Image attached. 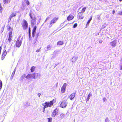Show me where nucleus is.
I'll return each instance as SVG.
<instances>
[{
  "label": "nucleus",
  "instance_id": "nucleus-33",
  "mask_svg": "<svg viewBox=\"0 0 122 122\" xmlns=\"http://www.w3.org/2000/svg\"><path fill=\"white\" fill-rule=\"evenodd\" d=\"M99 42L100 43H101L102 42V41L101 39H99Z\"/></svg>",
  "mask_w": 122,
  "mask_h": 122
},
{
  "label": "nucleus",
  "instance_id": "nucleus-38",
  "mask_svg": "<svg viewBox=\"0 0 122 122\" xmlns=\"http://www.w3.org/2000/svg\"><path fill=\"white\" fill-rule=\"evenodd\" d=\"M115 13V11L114 10H113L112 11V13L114 15Z\"/></svg>",
  "mask_w": 122,
  "mask_h": 122
},
{
  "label": "nucleus",
  "instance_id": "nucleus-5",
  "mask_svg": "<svg viewBox=\"0 0 122 122\" xmlns=\"http://www.w3.org/2000/svg\"><path fill=\"white\" fill-rule=\"evenodd\" d=\"M23 29L24 30L27 29L28 26L27 21L25 19L23 20V22L21 23Z\"/></svg>",
  "mask_w": 122,
  "mask_h": 122
},
{
  "label": "nucleus",
  "instance_id": "nucleus-24",
  "mask_svg": "<svg viewBox=\"0 0 122 122\" xmlns=\"http://www.w3.org/2000/svg\"><path fill=\"white\" fill-rule=\"evenodd\" d=\"M64 114L63 113L61 114L60 116V118L61 119L63 118L64 117Z\"/></svg>",
  "mask_w": 122,
  "mask_h": 122
},
{
  "label": "nucleus",
  "instance_id": "nucleus-8",
  "mask_svg": "<svg viewBox=\"0 0 122 122\" xmlns=\"http://www.w3.org/2000/svg\"><path fill=\"white\" fill-rule=\"evenodd\" d=\"M66 86V83H65L63 84V85L61 88V93H63L65 92V91Z\"/></svg>",
  "mask_w": 122,
  "mask_h": 122
},
{
  "label": "nucleus",
  "instance_id": "nucleus-19",
  "mask_svg": "<svg viewBox=\"0 0 122 122\" xmlns=\"http://www.w3.org/2000/svg\"><path fill=\"white\" fill-rule=\"evenodd\" d=\"M26 7V6L25 5H22L20 7V8L21 10H24Z\"/></svg>",
  "mask_w": 122,
  "mask_h": 122
},
{
  "label": "nucleus",
  "instance_id": "nucleus-37",
  "mask_svg": "<svg viewBox=\"0 0 122 122\" xmlns=\"http://www.w3.org/2000/svg\"><path fill=\"white\" fill-rule=\"evenodd\" d=\"M40 49H41V48H40L39 49H38V50H37L36 51V52H39L40 51Z\"/></svg>",
  "mask_w": 122,
  "mask_h": 122
},
{
  "label": "nucleus",
  "instance_id": "nucleus-42",
  "mask_svg": "<svg viewBox=\"0 0 122 122\" xmlns=\"http://www.w3.org/2000/svg\"><path fill=\"white\" fill-rule=\"evenodd\" d=\"M119 0L120 2H121L122 1V0Z\"/></svg>",
  "mask_w": 122,
  "mask_h": 122
},
{
  "label": "nucleus",
  "instance_id": "nucleus-4",
  "mask_svg": "<svg viewBox=\"0 0 122 122\" xmlns=\"http://www.w3.org/2000/svg\"><path fill=\"white\" fill-rule=\"evenodd\" d=\"M22 38L21 36H19L16 42L15 46L17 47H19L21 44Z\"/></svg>",
  "mask_w": 122,
  "mask_h": 122
},
{
  "label": "nucleus",
  "instance_id": "nucleus-1",
  "mask_svg": "<svg viewBox=\"0 0 122 122\" xmlns=\"http://www.w3.org/2000/svg\"><path fill=\"white\" fill-rule=\"evenodd\" d=\"M29 15L31 19L30 20L31 24V26L32 27L36 24V17L33 11L31 10L30 12Z\"/></svg>",
  "mask_w": 122,
  "mask_h": 122
},
{
  "label": "nucleus",
  "instance_id": "nucleus-16",
  "mask_svg": "<svg viewBox=\"0 0 122 122\" xmlns=\"http://www.w3.org/2000/svg\"><path fill=\"white\" fill-rule=\"evenodd\" d=\"M75 93H73L70 95L69 96V98L71 100H72L74 98L75 95Z\"/></svg>",
  "mask_w": 122,
  "mask_h": 122
},
{
  "label": "nucleus",
  "instance_id": "nucleus-27",
  "mask_svg": "<svg viewBox=\"0 0 122 122\" xmlns=\"http://www.w3.org/2000/svg\"><path fill=\"white\" fill-rule=\"evenodd\" d=\"M48 122H51L52 121V118L51 117L47 118Z\"/></svg>",
  "mask_w": 122,
  "mask_h": 122
},
{
  "label": "nucleus",
  "instance_id": "nucleus-18",
  "mask_svg": "<svg viewBox=\"0 0 122 122\" xmlns=\"http://www.w3.org/2000/svg\"><path fill=\"white\" fill-rule=\"evenodd\" d=\"M64 44L63 41H59L57 43V45H62Z\"/></svg>",
  "mask_w": 122,
  "mask_h": 122
},
{
  "label": "nucleus",
  "instance_id": "nucleus-29",
  "mask_svg": "<svg viewBox=\"0 0 122 122\" xmlns=\"http://www.w3.org/2000/svg\"><path fill=\"white\" fill-rule=\"evenodd\" d=\"M91 96V95L89 93L88 94V96L87 97L86 99V100L87 101L89 100L90 99V97Z\"/></svg>",
  "mask_w": 122,
  "mask_h": 122
},
{
  "label": "nucleus",
  "instance_id": "nucleus-35",
  "mask_svg": "<svg viewBox=\"0 0 122 122\" xmlns=\"http://www.w3.org/2000/svg\"><path fill=\"white\" fill-rule=\"evenodd\" d=\"M106 100H107V99H106V98H105V97L104 98H103V101L104 102L105 101H106Z\"/></svg>",
  "mask_w": 122,
  "mask_h": 122
},
{
  "label": "nucleus",
  "instance_id": "nucleus-28",
  "mask_svg": "<svg viewBox=\"0 0 122 122\" xmlns=\"http://www.w3.org/2000/svg\"><path fill=\"white\" fill-rule=\"evenodd\" d=\"M46 48L47 49V50H50L51 48V46L50 45H48L47 46Z\"/></svg>",
  "mask_w": 122,
  "mask_h": 122
},
{
  "label": "nucleus",
  "instance_id": "nucleus-25",
  "mask_svg": "<svg viewBox=\"0 0 122 122\" xmlns=\"http://www.w3.org/2000/svg\"><path fill=\"white\" fill-rule=\"evenodd\" d=\"M12 30L13 29L10 26H8L7 28V30L8 31Z\"/></svg>",
  "mask_w": 122,
  "mask_h": 122
},
{
  "label": "nucleus",
  "instance_id": "nucleus-41",
  "mask_svg": "<svg viewBox=\"0 0 122 122\" xmlns=\"http://www.w3.org/2000/svg\"><path fill=\"white\" fill-rule=\"evenodd\" d=\"M29 36H30V32L29 31Z\"/></svg>",
  "mask_w": 122,
  "mask_h": 122
},
{
  "label": "nucleus",
  "instance_id": "nucleus-13",
  "mask_svg": "<svg viewBox=\"0 0 122 122\" xmlns=\"http://www.w3.org/2000/svg\"><path fill=\"white\" fill-rule=\"evenodd\" d=\"M36 28V25H35L33 27L32 32V34L33 37H34L35 36Z\"/></svg>",
  "mask_w": 122,
  "mask_h": 122
},
{
  "label": "nucleus",
  "instance_id": "nucleus-14",
  "mask_svg": "<svg viewBox=\"0 0 122 122\" xmlns=\"http://www.w3.org/2000/svg\"><path fill=\"white\" fill-rule=\"evenodd\" d=\"M74 18V16L71 14L69 15L67 17V19L68 21L72 20Z\"/></svg>",
  "mask_w": 122,
  "mask_h": 122
},
{
  "label": "nucleus",
  "instance_id": "nucleus-9",
  "mask_svg": "<svg viewBox=\"0 0 122 122\" xmlns=\"http://www.w3.org/2000/svg\"><path fill=\"white\" fill-rule=\"evenodd\" d=\"M58 110L57 108L55 109L52 113L51 116L52 117H54L58 113Z\"/></svg>",
  "mask_w": 122,
  "mask_h": 122
},
{
  "label": "nucleus",
  "instance_id": "nucleus-12",
  "mask_svg": "<svg viewBox=\"0 0 122 122\" xmlns=\"http://www.w3.org/2000/svg\"><path fill=\"white\" fill-rule=\"evenodd\" d=\"M83 14L81 12H79L77 15V18L79 19H82L84 17L83 16Z\"/></svg>",
  "mask_w": 122,
  "mask_h": 122
},
{
  "label": "nucleus",
  "instance_id": "nucleus-7",
  "mask_svg": "<svg viewBox=\"0 0 122 122\" xmlns=\"http://www.w3.org/2000/svg\"><path fill=\"white\" fill-rule=\"evenodd\" d=\"M58 18L57 17H55L54 18L51 20L50 23V24L51 25L50 27H51L52 25L55 23L57 21Z\"/></svg>",
  "mask_w": 122,
  "mask_h": 122
},
{
  "label": "nucleus",
  "instance_id": "nucleus-3",
  "mask_svg": "<svg viewBox=\"0 0 122 122\" xmlns=\"http://www.w3.org/2000/svg\"><path fill=\"white\" fill-rule=\"evenodd\" d=\"M40 76V74L38 73H34L32 74H28L25 77L27 79L33 78L35 79L38 78Z\"/></svg>",
  "mask_w": 122,
  "mask_h": 122
},
{
  "label": "nucleus",
  "instance_id": "nucleus-34",
  "mask_svg": "<svg viewBox=\"0 0 122 122\" xmlns=\"http://www.w3.org/2000/svg\"><path fill=\"white\" fill-rule=\"evenodd\" d=\"M118 14L121 15H122V11L120 12H119L118 13Z\"/></svg>",
  "mask_w": 122,
  "mask_h": 122
},
{
  "label": "nucleus",
  "instance_id": "nucleus-26",
  "mask_svg": "<svg viewBox=\"0 0 122 122\" xmlns=\"http://www.w3.org/2000/svg\"><path fill=\"white\" fill-rule=\"evenodd\" d=\"M92 19V17H91L89 19V20L88 21L87 23H86L87 25L88 24H89V23H90L91 20Z\"/></svg>",
  "mask_w": 122,
  "mask_h": 122
},
{
  "label": "nucleus",
  "instance_id": "nucleus-11",
  "mask_svg": "<svg viewBox=\"0 0 122 122\" xmlns=\"http://www.w3.org/2000/svg\"><path fill=\"white\" fill-rule=\"evenodd\" d=\"M16 15V13H15L13 12L10 15L8 18V22H9L10 21L12 17H15Z\"/></svg>",
  "mask_w": 122,
  "mask_h": 122
},
{
  "label": "nucleus",
  "instance_id": "nucleus-30",
  "mask_svg": "<svg viewBox=\"0 0 122 122\" xmlns=\"http://www.w3.org/2000/svg\"><path fill=\"white\" fill-rule=\"evenodd\" d=\"M3 8L1 6V4H0V11L1 13L2 12V10Z\"/></svg>",
  "mask_w": 122,
  "mask_h": 122
},
{
  "label": "nucleus",
  "instance_id": "nucleus-21",
  "mask_svg": "<svg viewBox=\"0 0 122 122\" xmlns=\"http://www.w3.org/2000/svg\"><path fill=\"white\" fill-rule=\"evenodd\" d=\"M35 67L34 66L31 67L30 69L31 72H33L35 70Z\"/></svg>",
  "mask_w": 122,
  "mask_h": 122
},
{
  "label": "nucleus",
  "instance_id": "nucleus-39",
  "mask_svg": "<svg viewBox=\"0 0 122 122\" xmlns=\"http://www.w3.org/2000/svg\"><path fill=\"white\" fill-rule=\"evenodd\" d=\"M120 70H122V66H120Z\"/></svg>",
  "mask_w": 122,
  "mask_h": 122
},
{
  "label": "nucleus",
  "instance_id": "nucleus-36",
  "mask_svg": "<svg viewBox=\"0 0 122 122\" xmlns=\"http://www.w3.org/2000/svg\"><path fill=\"white\" fill-rule=\"evenodd\" d=\"M37 95L39 97H40V96L41 95V94L40 93H38L37 94Z\"/></svg>",
  "mask_w": 122,
  "mask_h": 122
},
{
  "label": "nucleus",
  "instance_id": "nucleus-6",
  "mask_svg": "<svg viewBox=\"0 0 122 122\" xmlns=\"http://www.w3.org/2000/svg\"><path fill=\"white\" fill-rule=\"evenodd\" d=\"M68 102L66 100H64L60 104V107L63 108H65L67 106Z\"/></svg>",
  "mask_w": 122,
  "mask_h": 122
},
{
  "label": "nucleus",
  "instance_id": "nucleus-20",
  "mask_svg": "<svg viewBox=\"0 0 122 122\" xmlns=\"http://www.w3.org/2000/svg\"><path fill=\"white\" fill-rule=\"evenodd\" d=\"M11 0H3V1L5 4H7L10 2Z\"/></svg>",
  "mask_w": 122,
  "mask_h": 122
},
{
  "label": "nucleus",
  "instance_id": "nucleus-2",
  "mask_svg": "<svg viewBox=\"0 0 122 122\" xmlns=\"http://www.w3.org/2000/svg\"><path fill=\"white\" fill-rule=\"evenodd\" d=\"M56 100L54 99L52 101L49 102H46L42 104V105L43 106V112H44L45 111V109L47 107H50L52 106L54 103H55Z\"/></svg>",
  "mask_w": 122,
  "mask_h": 122
},
{
  "label": "nucleus",
  "instance_id": "nucleus-17",
  "mask_svg": "<svg viewBox=\"0 0 122 122\" xmlns=\"http://www.w3.org/2000/svg\"><path fill=\"white\" fill-rule=\"evenodd\" d=\"M110 44L113 47H115L116 46V42L114 40L110 42Z\"/></svg>",
  "mask_w": 122,
  "mask_h": 122
},
{
  "label": "nucleus",
  "instance_id": "nucleus-40",
  "mask_svg": "<svg viewBox=\"0 0 122 122\" xmlns=\"http://www.w3.org/2000/svg\"><path fill=\"white\" fill-rule=\"evenodd\" d=\"M29 31L30 32V27L29 28Z\"/></svg>",
  "mask_w": 122,
  "mask_h": 122
},
{
  "label": "nucleus",
  "instance_id": "nucleus-23",
  "mask_svg": "<svg viewBox=\"0 0 122 122\" xmlns=\"http://www.w3.org/2000/svg\"><path fill=\"white\" fill-rule=\"evenodd\" d=\"M86 7H85L83 8L81 10V12L82 13L84 12L86 10Z\"/></svg>",
  "mask_w": 122,
  "mask_h": 122
},
{
  "label": "nucleus",
  "instance_id": "nucleus-32",
  "mask_svg": "<svg viewBox=\"0 0 122 122\" xmlns=\"http://www.w3.org/2000/svg\"><path fill=\"white\" fill-rule=\"evenodd\" d=\"M77 25V23H75L73 25V27L74 28H75L76 27Z\"/></svg>",
  "mask_w": 122,
  "mask_h": 122
},
{
  "label": "nucleus",
  "instance_id": "nucleus-31",
  "mask_svg": "<svg viewBox=\"0 0 122 122\" xmlns=\"http://www.w3.org/2000/svg\"><path fill=\"white\" fill-rule=\"evenodd\" d=\"M2 81L0 80V89H1L2 87Z\"/></svg>",
  "mask_w": 122,
  "mask_h": 122
},
{
  "label": "nucleus",
  "instance_id": "nucleus-15",
  "mask_svg": "<svg viewBox=\"0 0 122 122\" xmlns=\"http://www.w3.org/2000/svg\"><path fill=\"white\" fill-rule=\"evenodd\" d=\"M6 54L7 52L6 50H5L3 51L1 58L2 60H3L5 58Z\"/></svg>",
  "mask_w": 122,
  "mask_h": 122
},
{
  "label": "nucleus",
  "instance_id": "nucleus-10",
  "mask_svg": "<svg viewBox=\"0 0 122 122\" xmlns=\"http://www.w3.org/2000/svg\"><path fill=\"white\" fill-rule=\"evenodd\" d=\"M12 31H10L9 33V36L8 40L9 43L11 42L12 40Z\"/></svg>",
  "mask_w": 122,
  "mask_h": 122
},
{
  "label": "nucleus",
  "instance_id": "nucleus-22",
  "mask_svg": "<svg viewBox=\"0 0 122 122\" xmlns=\"http://www.w3.org/2000/svg\"><path fill=\"white\" fill-rule=\"evenodd\" d=\"M16 71V70L15 69H14L13 72L12 73L11 77H10V79H12L13 77L15 74V73Z\"/></svg>",
  "mask_w": 122,
  "mask_h": 122
}]
</instances>
